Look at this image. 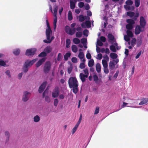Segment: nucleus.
Masks as SVG:
<instances>
[{
	"label": "nucleus",
	"mask_w": 148,
	"mask_h": 148,
	"mask_svg": "<svg viewBox=\"0 0 148 148\" xmlns=\"http://www.w3.org/2000/svg\"><path fill=\"white\" fill-rule=\"evenodd\" d=\"M47 53L43 51L38 56L40 57H44L46 56Z\"/></svg>",
	"instance_id": "44"
},
{
	"label": "nucleus",
	"mask_w": 148,
	"mask_h": 148,
	"mask_svg": "<svg viewBox=\"0 0 148 148\" xmlns=\"http://www.w3.org/2000/svg\"><path fill=\"white\" fill-rule=\"evenodd\" d=\"M54 37L53 36H52L51 38H50L49 39L47 40H43V42L47 43H50L51 41L54 39Z\"/></svg>",
	"instance_id": "23"
},
{
	"label": "nucleus",
	"mask_w": 148,
	"mask_h": 148,
	"mask_svg": "<svg viewBox=\"0 0 148 148\" xmlns=\"http://www.w3.org/2000/svg\"><path fill=\"white\" fill-rule=\"evenodd\" d=\"M73 42L75 44H79L80 42V40L78 38H74L73 40Z\"/></svg>",
	"instance_id": "30"
},
{
	"label": "nucleus",
	"mask_w": 148,
	"mask_h": 148,
	"mask_svg": "<svg viewBox=\"0 0 148 148\" xmlns=\"http://www.w3.org/2000/svg\"><path fill=\"white\" fill-rule=\"evenodd\" d=\"M31 94L27 91L24 92L22 98V100L24 102L27 101L30 97Z\"/></svg>",
	"instance_id": "8"
},
{
	"label": "nucleus",
	"mask_w": 148,
	"mask_h": 148,
	"mask_svg": "<svg viewBox=\"0 0 148 148\" xmlns=\"http://www.w3.org/2000/svg\"><path fill=\"white\" fill-rule=\"evenodd\" d=\"M59 101L58 99H57L56 98L54 99V102H53V104L56 107Z\"/></svg>",
	"instance_id": "52"
},
{
	"label": "nucleus",
	"mask_w": 148,
	"mask_h": 148,
	"mask_svg": "<svg viewBox=\"0 0 148 148\" xmlns=\"http://www.w3.org/2000/svg\"><path fill=\"white\" fill-rule=\"evenodd\" d=\"M45 60L46 58H42L36 64V67H38L40 66L43 62H45Z\"/></svg>",
	"instance_id": "14"
},
{
	"label": "nucleus",
	"mask_w": 148,
	"mask_h": 148,
	"mask_svg": "<svg viewBox=\"0 0 148 148\" xmlns=\"http://www.w3.org/2000/svg\"><path fill=\"white\" fill-rule=\"evenodd\" d=\"M79 125L77 124H76V125H75L74 127L73 128V129L72 130V134H74V133L75 132Z\"/></svg>",
	"instance_id": "34"
},
{
	"label": "nucleus",
	"mask_w": 148,
	"mask_h": 148,
	"mask_svg": "<svg viewBox=\"0 0 148 148\" xmlns=\"http://www.w3.org/2000/svg\"><path fill=\"white\" fill-rule=\"evenodd\" d=\"M100 39L101 41L103 42H105L106 40V39L105 37L103 36H101L100 37Z\"/></svg>",
	"instance_id": "59"
},
{
	"label": "nucleus",
	"mask_w": 148,
	"mask_h": 148,
	"mask_svg": "<svg viewBox=\"0 0 148 148\" xmlns=\"http://www.w3.org/2000/svg\"><path fill=\"white\" fill-rule=\"evenodd\" d=\"M5 135L7 136V139L6 140V142H7L9 140L10 138V133L9 132L7 131L5 132Z\"/></svg>",
	"instance_id": "39"
},
{
	"label": "nucleus",
	"mask_w": 148,
	"mask_h": 148,
	"mask_svg": "<svg viewBox=\"0 0 148 148\" xmlns=\"http://www.w3.org/2000/svg\"><path fill=\"white\" fill-rule=\"evenodd\" d=\"M51 64L50 61L46 62L43 67V71L45 73L47 74L49 73L51 68Z\"/></svg>",
	"instance_id": "3"
},
{
	"label": "nucleus",
	"mask_w": 148,
	"mask_h": 148,
	"mask_svg": "<svg viewBox=\"0 0 148 148\" xmlns=\"http://www.w3.org/2000/svg\"><path fill=\"white\" fill-rule=\"evenodd\" d=\"M136 45L137 47H140L142 44V40L141 38H138L136 42Z\"/></svg>",
	"instance_id": "24"
},
{
	"label": "nucleus",
	"mask_w": 148,
	"mask_h": 148,
	"mask_svg": "<svg viewBox=\"0 0 148 148\" xmlns=\"http://www.w3.org/2000/svg\"><path fill=\"white\" fill-rule=\"evenodd\" d=\"M75 28H70L69 26L66 25L65 27V31L67 34L72 36L75 32Z\"/></svg>",
	"instance_id": "4"
},
{
	"label": "nucleus",
	"mask_w": 148,
	"mask_h": 148,
	"mask_svg": "<svg viewBox=\"0 0 148 148\" xmlns=\"http://www.w3.org/2000/svg\"><path fill=\"white\" fill-rule=\"evenodd\" d=\"M36 51V49L35 48H31L27 49L26 51L25 54L28 56H31L34 55Z\"/></svg>",
	"instance_id": "6"
},
{
	"label": "nucleus",
	"mask_w": 148,
	"mask_h": 148,
	"mask_svg": "<svg viewBox=\"0 0 148 148\" xmlns=\"http://www.w3.org/2000/svg\"><path fill=\"white\" fill-rule=\"evenodd\" d=\"M86 26L88 27H90L91 26V23L89 21H86L85 22Z\"/></svg>",
	"instance_id": "48"
},
{
	"label": "nucleus",
	"mask_w": 148,
	"mask_h": 148,
	"mask_svg": "<svg viewBox=\"0 0 148 148\" xmlns=\"http://www.w3.org/2000/svg\"><path fill=\"white\" fill-rule=\"evenodd\" d=\"M108 37L109 40L111 41H113L114 39V36L111 34H108Z\"/></svg>",
	"instance_id": "37"
},
{
	"label": "nucleus",
	"mask_w": 148,
	"mask_h": 148,
	"mask_svg": "<svg viewBox=\"0 0 148 148\" xmlns=\"http://www.w3.org/2000/svg\"><path fill=\"white\" fill-rule=\"evenodd\" d=\"M71 49L72 51L74 53H76L78 50V49L75 45H73L71 47Z\"/></svg>",
	"instance_id": "26"
},
{
	"label": "nucleus",
	"mask_w": 148,
	"mask_h": 148,
	"mask_svg": "<svg viewBox=\"0 0 148 148\" xmlns=\"http://www.w3.org/2000/svg\"><path fill=\"white\" fill-rule=\"evenodd\" d=\"M133 25L130 24H127L126 26V28L127 29V30H131L133 28Z\"/></svg>",
	"instance_id": "31"
},
{
	"label": "nucleus",
	"mask_w": 148,
	"mask_h": 148,
	"mask_svg": "<svg viewBox=\"0 0 148 148\" xmlns=\"http://www.w3.org/2000/svg\"><path fill=\"white\" fill-rule=\"evenodd\" d=\"M46 23L47 28L46 29L45 33L47 39V40H48L50 38H51V35L52 34V32L50 28L47 19L46 20Z\"/></svg>",
	"instance_id": "2"
},
{
	"label": "nucleus",
	"mask_w": 148,
	"mask_h": 148,
	"mask_svg": "<svg viewBox=\"0 0 148 148\" xmlns=\"http://www.w3.org/2000/svg\"><path fill=\"white\" fill-rule=\"evenodd\" d=\"M13 53L15 55H18L20 53V50L19 49H16L13 51Z\"/></svg>",
	"instance_id": "36"
},
{
	"label": "nucleus",
	"mask_w": 148,
	"mask_h": 148,
	"mask_svg": "<svg viewBox=\"0 0 148 148\" xmlns=\"http://www.w3.org/2000/svg\"><path fill=\"white\" fill-rule=\"evenodd\" d=\"M84 72L85 73V75H88V76L89 73L88 70L87 68H86L84 70Z\"/></svg>",
	"instance_id": "63"
},
{
	"label": "nucleus",
	"mask_w": 148,
	"mask_h": 148,
	"mask_svg": "<svg viewBox=\"0 0 148 148\" xmlns=\"http://www.w3.org/2000/svg\"><path fill=\"white\" fill-rule=\"evenodd\" d=\"M80 78L82 82H85L86 80L85 78L88 77V75H85L84 73H80L79 75Z\"/></svg>",
	"instance_id": "15"
},
{
	"label": "nucleus",
	"mask_w": 148,
	"mask_h": 148,
	"mask_svg": "<svg viewBox=\"0 0 148 148\" xmlns=\"http://www.w3.org/2000/svg\"><path fill=\"white\" fill-rule=\"evenodd\" d=\"M148 101V98L143 99L141 102L138 104L139 105H142L146 104Z\"/></svg>",
	"instance_id": "16"
},
{
	"label": "nucleus",
	"mask_w": 148,
	"mask_h": 148,
	"mask_svg": "<svg viewBox=\"0 0 148 148\" xmlns=\"http://www.w3.org/2000/svg\"><path fill=\"white\" fill-rule=\"evenodd\" d=\"M96 70L98 73L101 72V67L100 64L99 63H97L96 65Z\"/></svg>",
	"instance_id": "21"
},
{
	"label": "nucleus",
	"mask_w": 148,
	"mask_h": 148,
	"mask_svg": "<svg viewBox=\"0 0 148 148\" xmlns=\"http://www.w3.org/2000/svg\"><path fill=\"white\" fill-rule=\"evenodd\" d=\"M143 28L141 26L139 25H137L135 28V34L136 35L139 34L140 32H143L144 31V29H142Z\"/></svg>",
	"instance_id": "10"
},
{
	"label": "nucleus",
	"mask_w": 148,
	"mask_h": 148,
	"mask_svg": "<svg viewBox=\"0 0 148 148\" xmlns=\"http://www.w3.org/2000/svg\"><path fill=\"white\" fill-rule=\"evenodd\" d=\"M97 43L98 45L100 46H102L103 45L102 41L99 39H98L97 40Z\"/></svg>",
	"instance_id": "54"
},
{
	"label": "nucleus",
	"mask_w": 148,
	"mask_h": 148,
	"mask_svg": "<svg viewBox=\"0 0 148 148\" xmlns=\"http://www.w3.org/2000/svg\"><path fill=\"white\" fill-rule=\"evenodd\" d=\"M115 64L113 61H110V62L109 63V67L110 71H111V70H113L115 68ZM110 73L112 75L114 73L112 72H110Z\"/></svg>",
	"instance_id": "13"
},
{
	"label": "nucleus",
	"mask_w": 148,
	"mask_h": 148,
	"mask_svg": "<svg viewBox=\"0 0 148 148\" xmlns=\"http://www.w3.org/2000/svg\"><path fill=\"white\" fill-rule=\"evenodd\" d=\"M62 56L61 53H59L58 55L57 60L58 61H60L62 58Z\"/></svg>",
	"instance_id": "45"
},
{
	"label": "nucleus",
	"mask_w": 148,
	"mask_h": 148,
	"mask_svg": "<svg viewBox=\"0 0 148 148\" xmlns=\"http://www.w3.org/2000/svg\"><path fill=\"white\" fill-rule=\"evenodd\" d=\"M84 5V3L83 2H80L78 3V6L80 8H83Z\"/></svg>",
	"instance_id": "61"
},
{
	"label": "nucleus",
	"mask_w": 148,
	"mask_h": 148,
	"mask_svg": "<svg viewBox=\"0 0 148 148\" xmlns=\"http://www.w3.org/2000/svg\"><path fill=\"white\" fill-rule=\"evenodd\" d=\"M93 77L94 81L96 83H97V81L99 80V78L96 75H93Z\"/></svg>",
	"instance_id": "42"
},
{
	"label": "nucleus",
	"mask_w": 148,
	"mask_h": 148,
	"mask_svg": "<svg viewBox=\"0 0 148 148\" xmlns=\"http://www.w3.org/2000/svg\"><path fill=\"white\" fill-rule=\"evenodd\" d=\"M68 20L71 21L73 19V16L70 10H69L68 12Z\"/></svg>",
	"instance_id": "20"
},
{
	"label": "nucleus",
	"mask_w": 148,
	"mask_h": 148,
	"mask_svg": "<svg viewBox=\"0 0 148 148\" xmlns=\"http://www.w3.org/2000/svg\"><path fill=\"white\" fill-rule=\"evenodd\" d=\"M79 20L80 22H83L85 18L83 15H80L79 16Z\"/></svg>",
	"instance_id": "41"
},
{
	"label": "nucleus",
	"mask_w": 148,
	"mask_h": 148,
	"mask_svg": "<svg viewBox=\"0 0 148 148\" xmlns=\"http://www.w3.org/2000/svg\"><path fill=\"white\" fill-rule=\"evenodd\" d=\"M94 63V61L93 59H90L88 62V66L89 67H92Z\"/></svg>",
	"instance_id": "29"
},
{
	"label": "nucleus",
	"mask_w": 148,
	"mask_h": 148,
	"mask_svg": "<svg viewBox=\"0 0 148 148\" xmlns=\"http://www.w3.org/2000/svg\"><path fill=\"white\" fill-rule=\"evenodd\" d=\"M71 55V53H70L68 52L66 53L64 56V60L65 61H67L68 60L69 57H70Z\"/></svg>",
	"instance_id": "22"
},
{
	"label": "nucleus",
	"mask_w": 148,
	"mask_h": 148,
	"mask_svg": "<svg viewBox=\"0 0 148 148\" xmlns=\"http://www.w3.org/2000/svg\"><path fill=\"white\" fill-rule=\"evenodd\" d=\"M110 49L112 52H116V51L115 46L114 45H111L110 46Z\"/></svg>",
	"instance_id": "40"
},
{
	"label": "nucleus",
	"mask_w": 148,
	"mask_h": 148,
	"mask_svg": "<svg viewBox=\"0 0 148 148\" xmlns=\"http://www.w3.org/2000/svg\"><path fill=\"white\" fill-rule=\"evenodd\" d=\"M140 25L144 29L146 25V22L144 18L141 16L140 17Z\"/></svg>",
	"instance_id": "11"
},
{
	"label": "nucleus",
	"mask_w": 148,
	"mask_h": 148,
	"mask_svg": "<svg viewBox=\"0 0 148 148\" xmlns=\"http://www.w3.org/2000/svg\"><path fill=\"white\" fill-rule=\"evenodd\" d=\"M37 60V59H35L31 61L27 60L25 63L24 64L28 67L31 66Z\"/></svg>",
	"instance_id": "9"
},
{
	"label": "nucleus",
	"mask_w": 148,
	"mask_h": 148,
	"mask_svg": "<svg viewBox=\"0 0 148 148\" xmlns=\"http://www.w3.org/2000/svg\"><path fill=\"white\" fill-rule=\"evenodd\" d=\"M85 67L84 63H81L80 64L79 67L81 69H84Z\"/></svg>",
	"instance_id": "56"
},
{
	"label": "nucleus",
	"mask_w": 148,
	"mask_h": 148,
	"mask_svg": "<svg viewBox=\"0 0 148 148\" xmlns=\"http://www.w3.org/2000/svg\"><path fill=\"white\" fill-rule=\"evenodd\" d=\"M71 61L73 62L74 63H76L77 61V58L75 57H73L72 58Z\"/></svg>",
	"instance_id": "58"
},
{
	"label": "nucleus",
	"mask_w": 148,
	"mask_h": 148,
	"mask_svg": "<svg viewBox=\"0 0 148 148\" xmlns=\"http://www.w3.org/2000/svg\"><path fill=\"white\" fill-rule=\"evenodd\" d=\"M127 15L131 18L134 16L135 13L133 12L129 11L127 12Z\"/></svg>",
	"instance_id": "32"
},
{
	"label": "nucleus",
	"mask_w": 148,
	"mask_h": 148,
	"mask_svg": "<svg viewBox=\"0 0 148 148\" xmlns=\"http://www.w3.org/2000/svg\"><path fill=\"white\" fill-rule=\"evenodd\" d=\"M110 57L112 59H116L118 57L117 55L115 53H111L110 54Z\"/></svg>",
	"instance_id": "28"
},
{
	"label": "nucleus",
	"mask_w": 148,
	"mask_h": 148,
	"mask_svg": "<svg viewBox=\"0 0 148 148\" xmlns=\"http://www.w3.org/2000/svg\"><path fill=\"white\" fill-rule=\"evenodd\" d=\"M99 111V108L98 107H97L96 108L94 114H98Z\"/></svg>",
	"instance_id": "55"
},
{
	"label": "nucleus",
	"mask_w": 148,
	"mask_h": 148,
	"mask_svg": "<svg viewBox=\"0 0 148 148\" xmlns=\"http://www.w3.org/2000/svg\"><path fill=\"white\" fill-rule=\"evenodd\" d=\"M102 62L104 72L106 74L108 73L109 72V70L108 68V64L107 61L105 60H103Z\"/></svg>",
	"instance_id": "7"
},
{
	"label": "nucleus",
	"mask_w": 148,
	"mask_h": 148,
	"mask_svg": "<svg viewBox=\"0 0 148 148\" xmlns=\"http://www.w3.org/2000/svg\"><path fill=\"white\" fill-rule=\"evenodd\" d=\"M57 22V17H54L53 20V25L54 26V29H55L56 27V23Z\"/></svg>",
	"instance_id": "47"
},
{
	"label": "nucleus",
	"mask_w": 148,
	"mask_h": 148,
	"mask_svg": "<svg viewBox=\"0 0 148 148\" xmlns=\"http://www.w3.org/2000/svg\"><path fill=\"white\" fill-rule=\"evenodd\" d=\"M78 57L80 59H82L84 58V54L83 52H80L78 55Z\"/></svg>",
	"instance_id": "43"
},
{
	"label": "nucleus",
	"mask_w": 148,
	"mask_h": 148,
	"mask_svg": "<svg viewBox=\"0 0 148 148\" xmlns=\"http://www.w3.org/2000/svg\"><path fill=\"white\" fill-rule=\"evenodd\" d=\"M45 101L48 103L50 102V99L48 96H46L45 97Z\"/></svg>",
	"instance_id": "62"
},
{
	"label": "nucleus",
	"mask_w": 148,
	"mask_h": 148,
	"mask_svg": "<svg viewBox=\"0 0 148 148\" xmlns=\"http://www.w3.org/2000/svg\"><path fill=\"white\" fill-rule=\"evenodd\" d=\"M136 40L135 38H132L131 42V45H132V47H134L136 44Z\"/></svg>",
	"instance_id": "35"
},
{
	"label": "nucleus",
	"mask_w": 148,
	"mask_h": 148,
	"mask_svg": "<svg viewBox=\"0 0 148 148\" xmlns=\"http://www.w3.org/2000/svg\"><path fill=\"white\" fill-rule=\"evenodd\" d=\"M68 84L70 88H72L73 92L76 94L78 92V82L75 77H71L69 79Z\"/></svg>",
	"instance_id": "1"
},
{
	"label": "nucleus",
	"mask_w": 148,
	"mask_h": 148,
	"mask_svg": "<svg viewBox=\"0 0 148 148\" xmlns=\"http://www.w3.org/2000/svg\"><path fill=\"white\" fill-rule=\"evenodd\" d=\"M71 43V40L70 39L67 38L66 40V47L67 48L69 47V45Z\"/></svg>",
	"instance_id": "38"
},
{
	"label": "nucleus",
	"mask_w": 148,
	"mask_h": 148,
	"mask_svg": "<svg viewBox=\"0 0 148 148\" xmlns=\"http://www.w3.org/2000/svg\"><path fill=\"white\" fill-rule=\"evenodd\" d=\"M6 64L4 61L0 60V66H5Z\"/></svg>",
	"instance_id": "57"
},
{
	"label": "nucleus",
	"mask_w": 148,
	"mask_h": 148,
	"mask_svg": "<svg viewBox=\"0 0 148 148\" xmlns=\"http://www.w3.org/2000/svg\"><path fill=\"white\" fill-rule=\"evenodd\" d=\"M33 119L34 121L35 122H38L40 120V116L38 115L35 116L34 117Z\"/></svg>",
	"instance_id": "25"
},
{
	"label": "nucleus",
	"mask_w": 148,
	"mask_h": 148,
	"mask_svg": "<svg viewBox=\"0 0 148 148\" xmlns=\"http://www.w3.org/2000/svg\"><path fill=\"white\" fill-rule=\"evenodd\" d=\"M126 33L127 34V35L130 38H132L134 36L133 33L130 30H127Z\"/></svg>",
	"instance_id": "27"
},
{
	"label": "nucleus",
	"mask_w": 148,
	"mask_h": 148,
	"mask_svg": "<svg viewBox=\"0 0 148 148\" xmlns=\"http://www.w3.org/2000/svg\"><path fill=\"white\" fill-rule=\"evenodd\" d=\"M60 89L59 87L56 86L53 90L52 93L53 97L56 98L58 97L59 95Z\"/></svg>",
	"instance_id": "5"
},
{
	"label": "nucleus",
	"mask_w": 148,
	"mask_h": 148,
	"mask_svg": "<svg viewBox=\"0 0 148 148\" xmlns=\"http://www.w3.org/2000/svg\"><path fill=\"white\" fill-rule=\"evenodd\" d=\"M124 39L125 41L127 42H129L130 40V37L127 35L124 36Z\"/></svg>",
	"instance_id": "50"
},
{
	"label": "nucleus",
	"mask_w": 148,
	"mask_h": 148,
	"mask_svg": "<svg viewBox=\"0 0 148 148\" xmlns=\"http://www.w3.org/2000/svg\"><path fill=\"white\" fill-rule=\"evenodd\" d=\"M83 33L81 32H77L75 34V36L77 38H81L82 36Z\"/></svg>",
	"instance_id": "33"
},
{
	"label": "nucleus",
	"mask_w": 148,
	"mask_h": 148,
	"mask_svg": "<svg viewBox=\"0 0 148 148\" xmlns=\"http://www.w3.org/2000/svg\"><path fill=\"white\" fill-rule=\"evenodd\" d=\"M28 70V67L24 64L23 67V70L25 73L27 72Z\"/></svg>",
	"instance_id": "53"
},
{
	"label": "nucleus",
	"mask_w": 148,
	"mask_h": 148,
	"mask_svg": "<svg viewBox=\"0 0 148 148\" xmlns=\"http://www.w3.org/2000/svg\"><path fill=\"white\" fill-rule=\"evenodd\" d=\"M76 1H74L73 0H70V8L72 9H73L75 7V3Z\"/></svg>",
	"instance_id": "17"
},
{
	"label": "nucleus",
	"mask_w": 148,
	"mask_h": 148,
	"mask_svg": "<svg viewBox=\"0 0 148 148\" xmlns=\"http://www.w3.org/2000/svg\"><path fill=\"white\" fill-rule=\"evenodd\" d=\"M52 49L50 46L47 47L44 49V51L47 53H49L51 51Z\"/></svg>",
	"instance_id": "18"
},
{
	"label": "nucleus",
	"mask_w": 148,
	"mask_h": 148,
	"mask_svg": "<svg viewBox=\"0 0 148 148\" xmlns=\"http://www.w3.org/2000/svg\"><path fill=\"white\" fill-rule=\"evenodd\" d=\"M126 4L127 5H131L133 3V1L131 0H128L125 2Z\"/></svg>",
	"instance_id": "51"
},
{
	"label": "nucleus",
	"mask_w": 148,
	"mask_h": 148,
	"mask_svg": "<svg viewBox=\"0 0 148 148\" xmlns=\"http://www.w3.org/2000/svg\"><path fill=\"white\" fill-rule=\"evenodd\" d=\"M135 6L136 7H139L140 5V0H135Z\"/></svg>",
	"instance_id": "46"
},
{
	"label": "nucleus",
	"mask_w": 148,
	"mask_h": 148,
	"mask_svg": "<svg viewBox=\"0 0 148 148\" xmlns=\"http://www.w3.org/2000/svg\"><path fill=\"white\" fill-rule=\"evenodd\" d=\"M82 119V114H80L79 119L76 124L79 125L81 123Z\"/></svg>",
	"instance_id": "60"
},
{
	"label": "nucleus",
	"mask_w": 148,
	"mask_h": 148,
	"mask_svg": "<svg viewBox=\"0 0 148 148\" xmlns=\"http://www.w3.org/2000/svg\"><path fill=\"white\" fill-rule=\"evenodd\" d=\"M88 31L87 29H84L83 32V34L84 35L87 37L88 35Z\"/></svg>",
	"instance_id": "49"
},
{
	"label": "nucleus",
	"mask_w": 148,
	"mask_h": 148,
	"mask_svg": "<svg viewBox=\"0 0 148 148\" xmlns=\"http://www.w3.org/2000/svg\"><path fill=\"white\" fill-rule=\"evenodd\" d=\"M86 57L88 59H90L91 58V56L89 53H87L86 54Z\"/></svg>",
	"instance_id": "64"
},
{
	"label": "nucleus",
	"mask_w": 148,
	"mask_h": 148,
	"mask_svg": "<svg viewBox=\"0 0 148 148\" xmlns=\"http://www.w3.org/2000/svg\"><path fill=\"white\" fill-rule=\"evenodd\" d=\"M47 84V82H44L40 85L38 89V92L39 93H41L43 92L45 89Z\"/></svg>",
	"instance_id": "12"
},
{
	"label": "nucleus",
	"mask_w": 148,
	"mask_h": 148,
	"mask_svg": "<svg viewBox=\"0 0 148 148\" xmlns=\"http://www.w3.org/2000/svg\"><path fill=\"white\" fill-rule=\"evenodd\" d=\"M126 22L128 24H130L133 25L135 23V22L133 20L131 19H127L126 21Z\"/></svg>",
	"instance_id": "19"
}]
</instances>
